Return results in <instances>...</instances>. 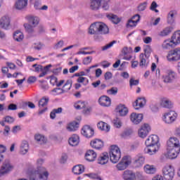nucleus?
I'll list each match as a JSON object with an SVG mask.
<instances>
[{"mask_svg": "<svg viewBox=\"0 0 180 180\" xmlns=\"http://www.w3.org/2000/svg\"><path fill=\"white\" fill-rule=\"evenodd\" d=\"M89 33L90 34H108L109 28L102 22H96L90 25Z\"/></svg>", "mask_w": 180, "mask_h": 180, "instance_id": "1", "label": "nucleus"}, {"mask_svg": "<svg viewBox=\"0 0 180 180\" xmlns=\"http://www.w3.org/2000/svg\"><path fill=\"white\" fill-rule=\"evenodd\" d=\"M49 172L42 167L41 170H34L30 176V180H47L49 179Z\"/></svg>", "mask_w": 180, "mask_h": 180, "instance_id": "2", "label": "nucleus"}, {"mask_svg": "<svg viewBox=\"0 0 180 180\" xmlns=\"http://www.w3.org/2000/svg\"><path fill=\"white\" fill-rule=\"evenodd\" d=\"M164 73L165 74L162 75V80L165 84H172L175 82V80L178 78V74L173 70H166L164 71Z\"/></svg>", "mask_w": 180, "mask_h": 180, "instance_id": "3", "label": "nucleus"}, {"mask_svg": "<svg viewBox=\"0 0 180 180\" xmlns=\"http://www.w3.org/2000/svg\"><path fill=\"white\" fill-rule=\"evenodd\" d=\"M15 166L9 159L5 160L0 167V178H4V176L8 175L10 172H12Z\"/></svg>", "mask_w": 180, "mask_h": 180, "instance_id": "4", "label": "nucleus"}, {"mask_svg": "<svg viewBox=\"0 0 180 180\" xmlns=\"http://www.w3.org/2000/svg\"><path fill=\"white\" fill-rule=\"evenodd\" d=\"M162 119L165 124H174L178 119V113L174 110H169L162 115Z\"/></svg>", "mask_w": 180, "mask_h": 180, "instance_id": "5", "label": "nucleus"}, {"mask_svg": "<svg viewBox=\"0 0 180 180\" xmlns=\"http://www.w3.org/2000/svg\"><path fill=\"white\" fill-rule=\"evenodd\" d=\"M110 160L112 164H116L119 162L120 157H122V153L120 152V148L117 146H111L110 152Z\"/></svg>", "mask_w": 180, "mask_h": 180, "instance_id": "6", "label": "nucleus"}, {"mask_svg": "<svg viewBox=\"0 0 180 180\" xmlns=\"http://www.w3.org/2000/svg\"><path fill=\"white\" fill-rule=\"evenodd\" d=\"M162 175L165 180H172L175 176V169L172 165H165L162 169Z\"/></svg>", "mask_w": 180, "mask_h": 180, "instance_id": "7", "label": "nucleus"}, {"mask_svg": "<svg viewBox=\"0 0 180 180\" xmlns=\"http://www.w3.org/2000/svg\"><path fill=\"white\" fill-rule=\"evenodd\" d=\"M131 164V157L124 156L121 161L116 165L118 171H124Z\"/></svg>", "mask_w": 180, "mask_h": 180, "instance_id": "8", "label": "nucleus"}, {"mask_svg": "<svg viewBox=\"0 0 180 180\" xmlns=\"http://www.w3.org/2000/svg\"><path fill=\"white\" fill-rule=\"evenodd\" d=\"M167 60L179 61L180 60V47H177L172 51H169L167 56Z\"/></svg>", "mask_w": 180, "mask_h": 180, "instance_id": "9", "label": "nucleus"}, {"mask_svg": "<svg viewBox=\"0 0 180 180\" xmlns=\"http://www.w3.org/2000/svg\"><path fill=\"white\" fill-rule=\"evenodd\" d=\"M72 85V81L71 79L67 80L66 83L64 84L62 89L57 88L52 90L53 92V95H59V94H63L64 92H68L71 89Z\"/></svg>", "mask_w": 180, "mask_h": 180, "instance_id": "10", "label": "nucleus"}, {"mask_svg": "<svg viewBox=\"0 0 180 180\" xmlns=\"http://www.w3.org/2000/svg\"><path fill=\"white\" fill-rule=\"evenodd\" d=\"M179 153V148H167L165 157L166 158H169V160H174V158H176V157H178Z\"/></svg>", "mask_w": 180, "mask_h": 180, "instance_id": "11", "label": "nucleus"}, {"mask_svg": "<svg viewBox=\"0 0 180 180\" xmlns=\"http://www.w3.org/2000/svg\"><path fill=\"white\" fill-rule=\"evenodd\" d=\"M0 27L4 30L11 29V17L9 15H4L0 19Z\"/></svg>", "mask_w": 180, "mask_h": 180, "instance_id": "12", "label": "nucleus"}, {"mask_svg": "<svg viewBox=\"0 0 180 180\" xmlns=\"http://www.w3.org/2000/svg\"><path fill=\"white\" fill-rule=\"evenodd\" d=\"M150 131H151V127L148 124H144L139 130L138 134L141 139H145V137L148 136Z\"/></svg>", "mask_w": 180, "mask_h": 180, "instance_id": "13", "label": "nucleus"}, {"mask_svg": "<svg viewBox=\"0 0 180 180\" xmlns=\"http://www.w3.org/2000/svg\"><path fill=\"white\" fill-rule=\"evenodd\" d=\"M146 98L139 97L133 103V106L135 110H140V109H143L146 106Z\"/></svg>", "mask_w": 180, "mask_h": 180, "instance_id": "14", "label": "nucleus"}, {"mask_svg": "<svg viewBox=\"0 0 180 180\" xmlns=\"http://www.w3.org/2000/svg\"><path fill=\"white\" fill-rule=\"evenodd\" d=\"M167 145L169 148H179L180 150L179 139L175 136L170 137L167 142Z\"/></svg>", "mask_w": 180, "mask_h": 180, "instance_id": "15", "label": "nucleus"}, {"mask_svg": "<svg viewBox=\"0 0 180 180\" xmlns=\"http://www.w3.org/2000/svg\"><path fill=\"white\" fill-rule=\"evenodd\" d=\"M82 136L86 137V139H91L95 133L94 128L91 127L89 125H85L82 127L81 131Z\"/></svg>", "mask_w": 180, "mask_h": 180, "instance_id": "16", "label": "nucleus"}, {"mask_svg": "<svg viewBox=\"0 0 180 180\" xmlns=\"http://www.w3.org/2000/svg\"><path fill=\"white\" fill-rule=\"evenodd\" d=\"M160 105L162 108L165 109H172L174 106V103L167 97H162L160 98Z\"/></svg>", "mask_w": 180, "mask_h": 180, "instance_id": "17", "label": "nucleus"}, {"mask_svg": "<svg viewBox=\"0 0 180 180\" xmlns=\"http://www.w3.org/2000/svg\"><path fill=\"white\" fill-rule=\"evenodd\" d=\"M130 120L134 123V124H139L141 123V121L143 120V115L141 113H136L132 112L130 115Z\"/></svg>", "mask_w": 180, "mask_h": 180, "instance_id": "18", "label": "nucleus"}, {"mask_svg": "<svg viewBox=\"0 0 180 180\" xmlns=\"http://www.w3.org/2000/svg\"><path fill=\"white\" fill-rule=\"evenodd\" d=\"M158 150H160V146L151 145L146 146L143 151L145 154H148V155H154V154L157 153Z\"/></svg>", "mask_w": 180, "mask_h": 180, "instance_id": "19", "label": "nucleus"}, {"mask_svg": "<svg viewBox=\"0 0 180 180\" xmlns=\"http://www.w3.org/2000/svg\"><path fill=\"white\" fill-rule=\"evenodd\" d=\"M160 139L157 135H150L146 139L145 144L146 146H160L158 144Z\"/></svg>", "mask_w": 180, "mask_h": 180, "instance_id": "20", "label": "nucleus"}, {"mask_svg": "<svg viewBox=\"0 0 180 180\" xmlns=\"http://www.w3.org/2000/svg\"><path fill=\"white\" fill-rule=\"evenodd\" d=\"M143 171L148 175H154L157 172V167L154 165H145L143 167Z\"/></svg>", "mask_w": 180, "mask_h": 180, "instance_id": "21", "label": "nucleus"}, {"mask_svg": "<svg viewBox=\"0 0 180 180\" xmlns=\"http://www.w3.org/2000/svg\"><path fill=\"white\" fill-rule=\"evenodd\" d=\"M115 110L120 116H126L129 113V109L123 104L117 105Z\"/></svg>", "mask_w": 180, "mask_h": 180, "instance_id": "22", "label": "nucleus"}, {"mask_svg": "<svg viewBox=\"0 0 180 180\" xmlns=\"http://www.w3.org/2000/svg\"><path fill=\"white\" fill-rule=\"evenodd\" d=\"M29 0H17L15 3V8L17 11H23L27 6Z\"/></svg>", "mask_w": 180, "mask_h": 180, "instance_id": "23", "label": "nucleus"}, {"mask_svg": "<svg viewBox=\"0 0 180 180\" xmlns=\"http://www.w3.org/2000/svg\"><path fill=\"white\" fill-rule=\"evenodd\" d=\"M97 154L94 150H89L85 154V159L89 162H92L96 160Z\"/></svg>", "mask_w": 180, "mask_h": 180, "instance_id": "24", "label": "nucleus"}, {"mask_svg": "<svg viewBox=\"0 0 180 180\" xmlns=\"http://www.w3.org/2000/svg\"><path fill=\"white\" fill-rule=\"evenodd\" d=\"M98 103L101 106L108 108L110 105L111 100L110 98L108 97L107 96H102L99 98Z\"/></svg>", "mask_w": 180, "mask_h": 180, "instance_id": "25", "label": "nucleus"}, {"mask_svg": "<svg viewBox=\"0 0 180 180\" xmlns=\"http://www.w3.org/2000/svg\"><path fill=\"white\" fill-rule=\"evenodd\" d=\"M79 127V123L75 121L70 122L66 125V130L68 131L74 132L77 131Z\"/></svg>", "mask_w": 180, "mask_h": 180, "instance_id": "26", "label": "nucleus"}, {"mask_svg": "<svg viewBox=\"0 0 180 180\" xmlns=\"http://www.w3.org/2000/svg\"><path fill=\"white\" fill-rule=\"evenodd\" d=\"M124 180H136V173L131 170H125L122 174Z\"/></svg>", "mask_w": 180, "mask_h": 180, "instance_id": "27", "label": "nucleus"}, {"mask_svg": "<svg viewBox=\"0 0 180 180\" xmlns=\"http://www.w3.org/2000/svg\"><path fill=\"white\" fill-rule=\"evenodd\" d=\"M146 158L143 156H136L134 161V167L135 168H141L144 165Z\"/></svg>", "mask_w": 180, "mask_h": 180, "instance_id": "28", "label": "nucleus"}, {"mask_svg": "<svg viewBox=\"0 0 180 180\" xmlns=\"http://www.w3.org/2000/svg\"><path fill=\"white\" fill-rule=\"evenodd\" d=\"M29 151V142L27 141H22L20 146V154L25 155Z\"/></svg>", "mask_w": 180, "mask_h": 180, "instance_id": "29", "label": "nucleus"}, {"mask_svg": "<svg viewBox=\"0 0 180 180\" xmlns=\"http://www.w3.org/2000/svg\"><path fill=\"white\" fill-rule=\"evenodd\" d=\"M68 143L72 147H75L79 144V136L77 134H72L68 139Z\"/></svg>", "mask_w": 180, "mask_h": 180, "instance_id": "30", "label": "nucleus"}, {"mask_svg": "<svg viewBox=\"0 0 180 180\" xmlns=\"http://www.w3.org/2000/svg\"><path fill=\"white\" fill-rule=\"evenodd\" d=\"M25 19H27L30 25H32L33 27H36L39 25V22H40V19L37 16L27 15Z\"/></svg>", "mask_w": 180, "mask_h": 180, "instance_id": "31", "label": "nucleus"}, {"mask_svg": "<svg viewBox=\"0 0 180 180\" xmlns=\"http://www.w3.org/2000/svg\"><path fill=\"white\" fill-rule=\"evenodd\" d=\"M140 63L139 65L141 68H146L147 65H148V56H146L144 53H141L139 56Z\"/></svg>", "mask_w": 180, "mask_h": 180, "instance_id": "32", "label": "nucleus"}, {"mask_svg": "<svg viewBox=\"0 0 180 180\" xmlns=\"http://www.w3.org/2000/svg\"><path fill=\"white\" fill-rule=\"evenodd\" d=\"M174 27L171 26L166 27L158 33V36H160V37H167V36H169V34H171V33H172Z\"/></svg>", "mask_w": 180, "mask_h": 180, "instance_id": "33", "label": "nucleus"}, {"mask_svg": "<svg viewBox=\"0 0 180 180\" xmlns=\"http://www.w3.org/2000/svg\"><path fill=\"white\" fill-rule=\"evenodd\" d=\"M34 137L38 144H46L47 143V138L43 134H36Z\"/></svg>", "mask_w": 180, "mask_h": 180, "instance_id": "34", "label": "nucleus"}, {"mask_svg": "<svg viewBox=\"0 0 180 180\" xmlns=\"http://www.w3.org/2000/svg\"><path fill=\"white\" fill-rule=\"evenodd\" d=\"M102 6V0H91L90 8L92 11H98Z\"/></svg>", "mask_w": 180, "mask_h": 180, "instance_id": "35", "label": "nucleus"}, {"mask_svg": "<svg viewBox=\"0 0 180 180\" xmlns=\"http://www.w3.org/2000/svg\"><path fill=\"white\" fill-rule=\"evenodd\" d=\"M109 161V155L108 153H104L100 155L98 159V164H101V165H105V164H108Z\"/></svg>", "mask_w": 180, "mask_h": 180, "instance_id": "36", "label": "nucleus"}, {"mask_svg": "<svg viewBox=\"0 0 180 180\" xmlns=\"http://www.w3.org/2000/svg\"><path fill=\"white\" fill-rule=\"evenodd\" d=\"M90 145L93 148L99 150V148L103 147V142L100 139H95L91 141Z\"/></svg>", "mask_w": 180, "mask_h": 180, "instance_id": "37", "label": "nucleus"}, {"mask_svg": "<svg viewBox=\"0 0 180 180\" xmlns=\"http://www.w3.org/2000/svg\"><path fill=\"white\" fill-rule=\"evenodd\" d=\"M85 171V167L82 165H77L72 168V172L75 175H81Z\"/></svg>", "mask_w": 180, "mask_h": 180, "instance_id": "38", "label": "nucleus"}, {"mask_svg": "<svg viewBox=\"0 0 180 180\" xmlns=\"http://www.w3.org/2000/svg\"><path fill=\"white\" fill-rule=\"evenodd\" d=\"M97 127L100 129V130L105 131L106 133L110 130V125H108V123L103 122L102 121L97 124Z\"/></svg>", "mask_w": 180, "mask_h": 180, "instance_id": "39", "label": "nucleus"}, {"mask_svg": "<svg viewBox=\"0 0 180 180\" xmlns=\"http://www.w3.org/2000/svg\"><path fill=\"white\" fill-rule=\"evenodd\" d=\"M174 44L172 39H166L163 41L162 47L164 50H169L174 47Z\"/></svg>", "mask_w": 180, "mask_h": 180, "instance_id": "40", "label": "nucleus"}, {"mask_svg": "<svg viewBox=\"0 0 180 180\" xmlns=\"http://www.w3.org/2000/svg\"><path fill=\"white\" fill-rule=\"evenodd\" d=\"M172 41L175 46L180 44V31L175 32L172 36Z\"/></svg>", "mask_w": 180, "mask_h": 180, "instance_id": "41", "label": "nucleus"}, {"mask_svg": "<svg viewBox=\"0 0 180 180\" xmlns=\"http://www.w3.org/2000/svg\"><path fill=\"white\" fill-rule=\"evenodd\" d=\"M176 16V11H172L168 13L167 15V23L172 25L175 22V18Z\"/></svg>", "mask_w": 180, "mask_h": 180, "instance_id": "42", "label": "nucleus"}, {"mask_svg": "<svg viewBox=\"0 0 180 180\" xmlns=\"http://www.w3.org/2000/svg\"><path fill=\"white\" fill-rule=\"evenodd\" d=\"M23 33L20 31H15L13 34V39L15 41H22L24 39Z\"/></svg>", "mask_w": 180, "mask_h": 180, "instance_id": "43", "label": "nucleus"}, {"mask_svg": "<svg viewBox=\"0 0 180 180\" xmlns=\"http://www.w3.org/2000/svg\"><path fill=\"white\" fill-rule=\"evenodd\" d=\"M13 122H15V118L11 116H6L4 118L3 121L0 122V124H1L2 126H5V122L11 124L13 123Z\"/></svg>", "mask_w": 180, "mask_h": 180, "instance_id": "44", "label": "nucleus"}, {"mask_svg": "<svg viewBox=\"0 0 180 180\" xmlns=\"http://www.w3.org/2000/svg\"><path fill=\"white\" fill-rule=\"evenodd\" d=\"M49 101H50V98L49 96H44L39 102V108H43L44 106H47V103H49Z\"/></svg>", "mask_w": 180, "mask_h": 180, "instance_id": "45", "label": "nucleus"}, {"mask_svg": "<svg viewBox=\"0 0 180 180\" xmlns=\"http://www.w3.org/2000/svg\"><path fill=\"white\" fill-rule=\"evenodd\" d=\"M108 19H110L111 22L115 25H117V23L120 22V18H119L117 15L113 14H110L107 16Z\"/></svg>", "mask_w": 180, "mask_h": 180, "instance_id": "46", "label": "nucleus"}, {"mask_svg": "<svg viewBox=\"0 0 180 180\" xmlns=\"http://www.w3.org/2000/svg\"><path fill=\"white\" fill-rule=\"evenodd\" d=\"M44 164V159L43 158H39L37 160V171H41V169L44 168L43 167H41V165H43Z\"/></svg>", "mask_w": 180, "mask_h": 180, "instance_id": "47", "label": "nucleus"}, {"mask_svg": "<svg viewBox=\"0 0 180 180\" xmlns=\"http://www.w3.org/2000/svg\"><path fill=\"white\" fill-rule=\"evenodd\" d=\"M113 124L114 127H116V129H120L123 123L122 122V120H120V118H115V120H113Z\"/></svg>", "mask_w": 180, "mask_h": 180, "instance_id": "48", "label": "nucleus"}, {"mask_svg": "<svg viewBox=\"0 0 180 180\" xmlns=\"http://www.w3.org/2000/svg\"><path fill=\"white\" fill-rule=\"evenodd\" d=\"M96 53L95 51H91L90 52H86L85 50H83L82 48L79 49V51L76 53L77 56H81V54H83L84 56H86L88 54H95Z\"/></svg>", "mask_w": 180, "mask_h": 180, "instance_id": "49", "label": "nucleus"}, {"mask_svg": "<svg viewBox=\"0 0 180 180\" xmlns=\"http://www.w3.org/2000/svg\"><path fill=\"white\" fill-rule=\"evenodd\" d=\"M75 109L81 110L84 109L85 108V102L84 101H78L77 103H75L74 105Z\"/></svg>", "mask_w": 180, "mask_h": 180, "instance_id": "50", "label": "nucleus"}, {"mask_svg": "<svg viewBox=\"0 0 180 180\" xmlns=\"http://www.w3.org/2000/svg\"><path fill=\"white\" fill-rule=\"evenodd\" d=\"M147 5H148L147 1H144L143 3H141L137 7V9H138L139 12H143V11L145 9H147Z\"/></svg>", "mask_w": 180, "mask_h": 180, "instance_id": "51", "label": "nucleus"}, {"mask_svg": "<svg viewBox=\"0 0 180 180\" xmlns=\"http://www.w3.org/2000/svg\"><path fill=\"white\" fill-rule=\"evenodd\" d=\"M49 68H51V65H46L44 68V70H41L42 72L39 74V78H41V77H44L45 75H46L47 72H49Z\"/></svg>", "mask_w": 180, "mask_h": 180, "instance_id": "52", "label": "nucleus"}, {"mask_svg": "<svg viewBox=\"0 0 180 180\" xmlns=\"http://www.w3.org/2000/svg\"><path fill=\"white\" fill-rule=\"evenodd\" d=\"M144 53L143 55L146 56V57H149L150 58V54H151V46H150L149 45H146L144 47Z\"/></svg>", "mask_w": 180, "mask_h": 180, "instance_id": "53", "label": "nucleus"}, {"mask_svg": "<svg viewBox=\"0 0 180 180\" xmlns=\"http://www.w3.org/2000/svg\"><path fill=\"white\" fill-rule=\"evenodd\" d=\"M110 0H102L101 6L104 11H108L109 9V2Z\"/></svg>", "mask_w": 180, "mask_h": 180, "instance_id": "54", "label": "nucleus"}, {"mask_svg": "<svg viewBox=\"0 0 180 180\" xmlns=\"http://www.w3.org/2000/svg\"><path fill=\"white\" fill-rule=\"evenodd\" d=\"M113 44H116V41H112L110 42L109 44H107L104 46L102 47L103 51H105V50H109L111 47H113Z\"/></svg>", "mask_w": 180, "mask_h": 180, "instance_id": "55", "label": "nucleus"}, {"mask_svg": "<svg viewBox=\"0 0 180 180\" xmlns=\"http://www.w3.org/2000/svg\"><path fill=\"white\" fill-rule=\"evenodd\" d=\"M158 7V4H157V2L153 1L150 5V11H153V12L158 13L160 11L158 9H156V8Z\"/></svg>", "mask_w": 180, "mask_h": 180, "instance_id": "56", "label": "nucleus"}, {"mask_svg": "<svg viewBox=\"0 0 180 180\" xmlns=\"http://www.w3.org/2000/svg\"><path fill=\"white\" fill-rule=\"evenodd\" d=\"M86 175V176H89V178H91V179L102 180L101 176H98V174H96L95 173H90V174H87Z\"/></svg>", "mask_w": 180, "mask_h": 180, "instance_id": "57", "label": "nucleus"}, {"mask_svg": "<svg viewBox=\"0 0 180 180\" xmlns=\"http://www.w3.org/2000/svg\"><path fill=\"white\" fill-rule=\"evenodd\" d=\"M136 26H137V22L134 21L132 18L128 20L127 23V27H136Z\"/></svg>", "mask_w": 180, "mask_h": 180, "instance_id": "58", "label": "nucleus"}, {"mask_svg": "<svg viewBox=\"0 0 180 180\" xmlns=\"http://www.w3.org/2000/svg\"><path fill=\"white\" fill-rule=\"evenodd\" d=\"M34 8L36 11H40L41 8V1L37 0L34 4Z\"/></svg>", "mask_w": 180, "mask_h": 180, "instance_id": "59", "label": "nucleus"}, {"mask_svg": "<svg viewBox=\"0 0 180 180\" xmlns=\"http://www.w3.org/2000/svg\"><path fill=\"white\" fill-rule=\"evenodd\" d=\"M91 62H92L91 56H87L86 58H84L83 60V64L84 65H88L89 64H91Z\"/></svg>", "mask_w": 180, "mask_h": 180, "instance_id": "60", "label": "nucleus"}, {"mask_svg": "<svg viewBox=\"0 0 180 180\" xmlns=\"http://www.w3.org/2000/svg\"><path fill=\"white\" fill-rule=\"evenodd\" d=\"M107 94H108V95H116V94H117V87H112L110 89L107 91Z\"/></svg>", "mask_w": 180, "mask_h": 180, "instance_id": "61", "label": "nucleus"}, {"mask_svg": "<svg viewBox=\"0 0 180 180\" xmlns=\"http://www.w3.org/2000/svg\"><path fill=\"white\" fill-rule=\"evenodd\" d=\"M44 47V44L41 43H37L34 44V50H37L38 51H40Z\"/></svg>", "mask_w": 180, "mask_h": 180, "instance_id": "62", "label": "nucleus"}, {"mask_svg": "<svg viewBox=\"0 0 180 180\" xmlns=\"http://www.w3.org/2000/svg\"><path fill=\"white\" fill-rule=\"evenodd\" d=\"M24 27L28 32V33H32L33 26H32L29 24H24Z\"/></svg>", "mask_w": 180, "mask_h": 180, "instance_id": "63", "label": "nucleus"}, {"mask_svg": "<svg viewBox=\"0 0 180 180\" xmlns=\"http://www.w3.org/2000/svg\"><path fill=\"white\" fill-rule=\"evenodd\" d=\"M139 79H130L129 86L139 85Z\"/></svg>", "mask_w": 180, "mask_h": 180, "instance_id": "64", "label": "nucleus"}]
</instances>
